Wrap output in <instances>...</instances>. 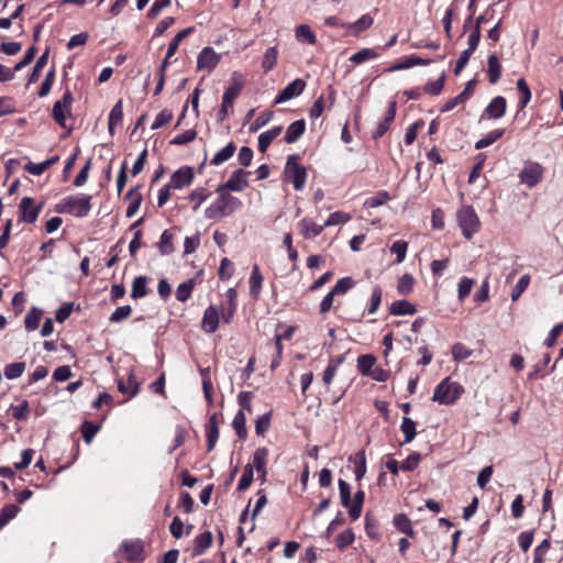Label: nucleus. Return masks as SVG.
Segmentation results:
<instances>
[{"mask_svg": "<svg viewBox=\"0 0 563 563\" xmlns=\"http://www.w3.org/2000/svg\"><path fill=\"white\" fill-rule=\"evenodd\" d=\"M227 297V307H222L221 311H219L218 307L211 305L209 306L205 312L201 320V329L206 333H214L220 323V319L230 324L234 318L238 308V294L234 288H229L225 292Z\"/></svg>", "mask_w": 563, "mask_h": 563, "instance_id": "obj_1", "label": "nucleus"}, {"mask_svg": "<svg viewBox=\"0 0 563 563\" xmlns=\"http://www.w3.org/2000/svg\"><path fill=\"white\" fill-rule=\"evenodd\" d=\"M218 198L205 210L207 219H220L231 214L235 209L241 206V201L229 194V191L221 186L217 188Z\"/></svg>", "mask_w": 563, "mask_h": 563, "instance_id": "obj_2", "label": "nucleus"}, {"mask_svg": "<svg viewBox=\"0 0 563 563\" xmlns=\"http://www.w3.org/2000/svg\"><path fill=\"white\" fill-rule=\"evenodd\" d=\"M244 87V77L239 71H233L230 78V85L222 97L221 109L218 112V121H223L228 115L229 108L233 107L235 98Z\"/></svg>", "mask_w": 563, "mask_h": 563, "instance_id": "obj_3", "label": "nucleus"}, {"mask_svg": "<svg viewBox=\"0 0 563 563\" xmlns=\"http://www.w3.org/2000/svg\"><path fill=\"white\" fill-rule=\"evenodd\" d=\"M91 210V196L82 195L81 197H66L56 206L57 212L74 214L77 218H84Z\"/></svg>", "mask_w": 563, "mask_h": 563, "instance_id": "obj_4", "label": "nucleus"}, {"mask_svg": "<svg viewBox=\"0 0 563 563\" xmlns=\"http://www.w3.org/2000/svg\"><path fill=\"white\" fill-rule=\"evenodd\" d=\"M464 391L461 384L444 378L434 389L432 400L442 405H453Z\"/></svg>", "mask_w": 563, "mask_h": 563, "instance_id": "obj_5", "label": "nucleus"}, {"mask_svg": "<svg viewBox=\"0 0 563 563\" xmlns=\"http://www.w3.org/2000/svg\"><path fill=\"white\" fill-rule=\"evenodd\" d=\"M285 180L291 183L296 190H301L305 187L307 179L306 168L299 164V156L294 154L288 156L285 170Z\"/></svg>", "mask_w": 563, "mask_h": 563, "instance_id": "obj_6", "label": "nucleus"}, {"mask_svg": "<svg viewBox=\"0 0 563 563\" xmlns=\"http://www.w3.org/2000/svg\"><path fill=\"white\" fill-rule=\"evenodd\" d=\"M462 234L470 240L479 230L481 222L472 206H463L456 213Z\"/></svg>", "mask_w": 563, "mask_h": 563, "instance_id": "obj_7", "label": "nucleus"}, {"mask_svg": "<svg viewBox=\"0 0 563 563\" xmlns=\"http://www.w3.org/2000/svg\"><path fill=\"white\" fill-rule=\"evenodd\" d=\"M43 207V201L36 205L33 198L23 197L19 203V220L24 223H34Z\"/></svg>", "mask_w": 563, "mask_h": 563, "instance_id": "obj_8", "label": "nucleus"}, {"mask_svg": "<svg viewBox=\"0 0 563 563\" xmlns=\"http://www.w3.org/2000/svg\"><path fill=\"white\" fill-rule=\"evenodd\" d=\"M543 177V167L536 162L526 163L522 170L519 173V179L529 188L537 186Z\"/></svg>", "mask_w": 563, "mask_h": 563, "instance_id": "obj_9", "label": "nucleus"}, {"mask_svg": "<svg viewBox=\"0 0 563 563\" xmlns=\"http://www.w3.org/2000/svg\"><path fill=\"white\" fill-rule=\"evenodd\" d=\"M221 56L210 46L201 49L197 57V69L212 71L220 63Z\"/></svg>", "mask_w": 563, "mask_h": 563, "instance_id": "obj_10", "label": "nucleus"}, {"mask_svg": "<svg viewBox=\"0 0 563 563\" xmlns=\"http://www.w3.org/2000/svg\"><path fill=\"white\" fill-rule=\"evenodd\" d=\"M306 88V81L303 79L297 78L289 82L275 98L274 103H283L295 97L300 96Z\"/></svg>", "mask_w": 563, "mask_h": 563, "instance_id": "obj_11", "label": "nucleus"}, {"mask_svg": "<svg viewBox=\"0 0 563 563\" xmlns=\"http://www.w3.org/2000/svg\"><path fill=\"white\" fill-rule=\"evenodd\" d=\"M195 178V173L192 167L183 166L170 176L169 185L173 189H181L191 185Z\"/></svg>", "mask_w": 563, "mask_h": 563, "instance_id": "obj_12", "label": "nucleus"}, {"mask_svg": "<svg viewBox=\"0 0 563 563\" xmlns=\"http://www.w3.org/2000/svg\"><path fill=\"white\" fill-rule=\"evenodd\" d=\"M250 172H246L242 168L234 170L227 183L221 184L220 186L228 191H242L246 187H249L247 177Z\"/></svg>", "mask_w": 563, "mask_h": 563, "instance_id": "obj_13", "label": "nucleus"}, {"mask_svg": "<svg viewBox=\"0 0 563 563\" xmlns=\"http://www.w3.org/2000/svg\"><path fill=\"white\" fill-rule=\"evenodd\" d=\"M507 109V101L504 97L497 96L492 99L488 106L485 108L481 120L484 119H500L505 115Z\"/></svg>", "mask_w": 563, "mask_h": 563, "instance_id": "obj_14", "label": "nucleus"}, {"mask_svg": "<svg viewBox=\"0 0 563 563\" xmlns=\"http://www.w3.org/2000/svg\"><path fill=\"white\" fill-rule=\"evenodd\" d=\"M268 454H269V451L265 446L257 448L253 454V464H251V465L253 466V470L254 468L256 470L257 475H258L257 478L262 483H264L266 481V475H267L266 463H267Z\"/></svg>", "mask_w": 563, "mask_h": 563, "instance_id": "obj_15", "label": "nucleus"}, {"mask_svg": "<svg viewBox=\"0 0 563 563\" xmlns=\"http://www.w3.org/2000/svg\"><path fill=\"white\" fill-rule=\"evenodd\" d=\"M396 109H397L396 101H390L388 103V109L386 111L385 118L383 119V121H380L377 124L375 131L372 134V137L374 140H378V139L383 137L384 134L389 130V128H390V125L394 122L395 117H396Z\"/></svg>", "mask_w": 563, "mask_h": 563, "instance_id": "obj_16", "label": "nucleus"}, {"mask_svg": "<svg viewBox=\"0 0 563 563\" xmlns=\"http://www.w3.org/2000/svg\"><path fill=\"white\" fill-rule=\"evenodd\" d=\"M141 188L142 185H136L132 187L125 195V200L129 201V206L125 212L128 218H132L137 212L142 203L143 197L141 194Z\"/></svg>", "mask_w": 563, "mask_h": 563, "instance_id": "obj_17", "label": "nucleus"}, {"mask_svg": "<svg viewBox=\"0 0 563 563\" xmlns=\"http://www.w3.org/2000/svg\"><path fill=\"white\" fill-rule=\"evenodd\" d=\"M118 390L123 395H128V399H131L137 395L140 390V384L132 371L129 373L126 380L122 378L118 379Z\"/></svg>", "mask_w": 563, "mask_h": 563, "instance_id": "obj_18", "label": "nucleus"}, {"mask_svg": "<svg viewBox=\"0 0 563 563\" xmlns=\"http://www.w3.org/2000/svg\"><path fill=\"white\" fill-rule=\"evenodd\" d=\"M263 282H264V276L260 271V266L257 264H254L252 267V273H251V276L249 279V284H250V295L255 300L260 298Z\"/></svg>", "mask_w": 563, "mask_h": 563, "instance_id": "obj_19", "label": "nucleus"}, {"mask_svg": "<svg viewBox=\"0 0 563 563\" xmlns=\"http://www.w3.org/2000/svg\"><path fill=\"white\" fill-rule=\"evenodd\" d=\"M121 549L124 551L126 560L137 561L141 560V556L144 551V545L141 540L123 541L121 544Z\"/></svg>", "mask_w": 563, "mask_h": 563, "instance_id": "obj_20", "label": "nucleus"}, {"mask_svg": "<svg viewBox=\"0 0 563 563\" xmlns=\"http://www.w3.org/2000/svg\"><path fill=\"white\" fill-rule=\"evenodd\" d=\"M299 229L300 233L305 239H312L322 233L324 230V224L320 225L317 224L312 219L310 218H303L299 222Z\"/></svg>", "mask_w": 563, "mask_h": 563, "instance_id": "obj_21", "label": "nucleus"}, {"mask_svg": "<svg viewBox=\"0 0 563 563\" xmlns=\"http://www.w3.org/2000/svg\"><path fill=\"white\" fill-rule=\"evenodd\" d=\"M206 431L208 440V451H212L219 439V418L217 412L210 416L208 424L206 427Z\"/></svg>", "mask_w": 563, "mask_h": 563, "instance_id": "obj_22", "label": "nucleus"}, {"mask_svg": "<svg viewBox=\"0 0 563 563\" xmlns=\"http://www.w3.org/2000/svg\"><path fill=\"white\" fill-rule=\"evenodd\" d=\"M306 131V122L303 119L292 122L286 130L285 142L292 144L297 142Z\"/></svg>", "mask_w": 563, "mask_h": 563, "instance_id": "obj_23", "label": "nucleus"}, {"mask_svg": "<svg viewBox=\"0 0 563 563\" xmlns=\"http://www.w3.org/2000/svg\"><path fill=\"white\" fill-rule=\"evenodd\" d=\"M365 500V492L358 489L353 499L351 498V505L347 507L349 516L352 520H357L362 515L363 504Z\"/></svg>", "mask_w": 563, "mask_h": 563, "instance_id": "obj_24", "label": "nucleus"}, {"mask_svg": "<svg viewBox=\"0 0 563 563\" xmlns=\"http://www.w3.org/2000/svg\"><path fill=\"white\" fill-rule=\"evenodd\" d=\"M213 536L210 531L198 534L194 540V555H201L212 545Z\"/></svg>", "mask_w": 563, "mask_h": 563, "instance_id": "obj_25", "label": "nucleus"}, {"mask_svg": "<svg viewBox=\"0 0 563 563\" xmlns=\"http://www.w3.org/2000/svg\"><path fill=\"white\" fill-rule=\"evenodd\" d=\"M487 66L489 82L495 85L500 79L503 69L499 58L495 53L488 56Z\"/></svg>", "mask_w": 563, "mask_h": 563, "instance_id": "obj_26", "label": "nucleus"}, {"mask_svg": "<svg viewBox=\"0 0 563 563\" xmlns=\"http://www.w3.org/2000/svg\"><path fill=\"white\" fill-rule=\"evenodd\" d=\"M282 131H283V126L278 125V126H274L273 129H271L268 131H265L262 134H260V136H258V150H260V152L261 153H265L267 151V148L269 147V145L272 144V142L277 136H279Z\"/></svg>", "mask_w": 563, "mask_h": 563, "instance_id": "obj_27", "label": "nucleus"}, {"mask_svg": "<svg viewBox=\"0 0 563 563\" xmlns=\"http://www.w3.org/2000/svg\"><path fill=\"white\" fill-rule=\"evenodd\" d=\"M123 119V102L118 100L109 113L108 130L111 135L114 134V129L122 122Z\"/></svg>", "mask_w": 563, "mask_h": 563, "instance_id": "obj_28", "label": "nucleus"}, {"mask_svg": "<svg viewBox=\"0 0 563 563\" xmlns=\"http://www.w3.org/2000/svg\"><path fill=\"white\" fill-rule=\"evenodd\" d=\"M393 523L399 532L405 533L410 538H413L416 536V531L412 529L411 521L407 515H396L393 519Z\"/></svg>", "mask_w": 563, "mask_h": 563, "instance_id": "obj_29", "label": "nucleus"}, {"mask_svg": "<svg viewBox=\"0 0 563 563\" xmlns=\"http://www.w3.org/2000/svg\"><path fill=\"white\" fill-rule=\"evenodd\" d=\"M389 311L393 316H412L417 312V309L413 303L407 300H397L391 303Z\"/></svg>", "mask_w": 563, "mask_h": 563, "instance_id": "obj_30", "label": "nucleus"}, {"mask_svg": "<svg viewBox=\"0 0 563 563\" xmlns=\"http://www.w3.org/2000/svg\"><path fill=\"white\" fill-rule=\"evenodd\" d=\"M48 55H49V49L46 48L44 51V53L37 58L32 71L29 76V79H27L29 85L34 84L40 79L41 71L47 64Z\"/></svg>", "mask_w": 563, "mask_h": 563, "instance_id": "obj_31", "label": "nucleus"}, {"mask_svg": "<svg viewBox=\"0 0 563 563\" xmlns=\"http://www.w3.org/2000/svg\"><path fill=\"white\" fill-rule=\"evenodd\" d=\"M429 64H430V59H424L419 56L411 55V56L405 57L402 60H400L399 63L394 65L390 69L391 70H400V69H407V68L418 66V65L424 66V65H429Z\"/></svg>", "mask_w": 563, "mask_h": 563, "instance_id": "obj_32", "label": "nucleus"}, {"mask_svg": "<svg viewBox=\"0 0 563 563\" xmlns=\"http://www.w3.org/2000/svg\"><path fill=\"white\" fill-rule=\"evenodd\" d=\"M43 316V310L37 307H32L31 310L26 313L24 319L25 329L27 331H33L38 328L40 321Z\"/></svg>", "mask_w": 563, "mask_h": 563, "instance_id": "obj_33", "label": "nucleus"}, {"mask_svg": "<svg viewBox=\"0 0 563 563\" xmlns=\"http://www.w3.org/2000/svg\"><path fill=\"white\" fill-rule=\"evenodd\" d=\"M235 150L236 145L233 142L228 143L222 150L216 153L210 164L214 166L221 165L233 156Z\"/></svg>", "mask_w": 563, "mask_h": 563, "instance_id": "obj_34", "label": "nucleus"}, {"mask_svg": "<svg viewBox=\"0 0 563 563\" xmlns=\"http://www.w3.org/2000/svg\"><path fill=\"white\" fill-rule=\"evenodd\" d=\"M195 31V27L194 26H189L187 29H184L181 31H179L175 37L170 41V43L168 44V48H167V58H170L172 56L175 55V53L177 52L178 49V46H179V43L186 38L188 35H190L191 33H194Z\"/></svg>", "mask_w": 563, "mask_h": 563, "instance_id": "obj_35", "label": "nucleus"}, {"mask_svg": "<svg viewBox=\"0 0 563 563\" xmlns=\"http://www.w3.org/2000/svg\"><path fill=\"white\" fill-rule=\"evenodd\" d=\"M147 294V278L145 276H137L133 279L131 297L133 299H140L145 297Z\"/></svg>", "mask_w": 563, "mask_h": 563, "instance_id": "obj_36", "label": "nucleus"}, {"mask_svg": "<svg viewBox=\"0 0 563 563\" xmlns=\"http://www.w3.org/2000/svg\"><path fill=\"white\" fill-rule=\"evenodd\" d=\"M505 133V129H496L487 133L475 143L476 150L485 148L498 141Z\"/></svg>", "mask_w": 563, "mask_h": 563, "instance_id": "obj_37", "label": "nucleus"}, {"mask_svg": "<svg viewBox=\"0 0 563 563\" xmlns=\"http://www.w3.org/2000/svg\"><path fill=\"white\" fill-rule=\"evenodd\" d=\"M376 363V357L373 354H363L357 357V369L363 376L372 374V369Z\"/></svg>", "mask_w": 563, "mask_h": 563, "instance_id": "obj_38", "label": "nucleus"}, {"mask_svg": "<svg viewBox=\"0 0 563 563\" xmlns=\"http://www.w3.org/2000/svg\"><path fill=\"white\" fill-rule=\"evenodd\" d=\"M278 51L276 46L268 47L263 56L262 69L264 73L271 71L277 64Z\"/></svg>", "mask_w": 563, "mask_h": 563, "instance_id": "obj_39", "label": "nucleus"}, {"mask_svg": "<svg viewBox=\"0 0 563 563\" xmlns=\"http://www.w3.org/2000/svg\"><path fill=\"white\" fill-rule=\"evenodd\" d=\"M400 430L405 435V439L401 444L409 443L415 439V437L417 434L416 422L409 417H404L402 421H401Z\"/></svg>", "mask_w": 563, "mask_h": 563, "instance_id": "obj_40", "label": "nucleus"}, {"mask_svg": "<svg viewBox=\"0 0 563 563\" xmlns=\"http://www.w3.org/2000/svg\"><path fill=\"white\" fill-rule=\"evenodd\" d=\"M173 240V233L169 230H164L158 242V249L162 255H169L175 251Z\"/></svg>", "mask_w": 563, "mask_h": 563, "instance_id": "obj_41", "label": "nucleus"}, {"mask_svg": "<svg viewBox=\"0 0 563 563\" xmlns=\"http://www.w3.org/2000/svg\"><path fill=\"white\" fill-rule=\"evenodd\" d=\"M232 427L235 430L238 437L242 440L247 437L246 418L242 410H239L233 418Z\"/></svg>", "mask_w": 563, "mask_h": 563, "instance_id": "obj_42", "label": "nucleus"}, {"mask_svg": "<svg viewBox=\"0 0 563 563\" xmlns=\"http://www.w3.org/2000/svg\"><path fill=\"white\" fill-rule=\"evenodd\" d=\"M11 415L13 419L18 421H25L30 416V405L29 401L23 399L19 405L10 407Z\"/></svg>", "mask_w": 563, "mask_h": 563, "instance_id": "obj_43", "label": "nucleus"}, {"mask_svg": "<svg viewBox=\"0 0 563 563\" xmlns=\"http://www.w3.org/2000/svg\"><path fill=\"white\" fill-rule=\"evenodd\" d=\"M20 512V508L16 505L9 504L0 510V530L5 527L16 515Z\"/></svg>", "mask_w": 563, "mask_h": 563, "instance_id": "obj_44", "label": "nucleus"}, {"mask_svg": "<svg viewBox=\"0 0 563 563\" xmlns=\"http://www.w3.org/2000/svg\"><path fill=\"white\" fill-rule=\"evenodd\" d=\"M374 20L369 14H363L358 20L349 24L347 29L353 31L354 35H358L361 32L372 26Z\"/></svg>", "mask_w": 563, "mask_h": 563, "instance_id": "obj_45", "label": "nucleus"}, {"mask_svg": "<svg viewBox=\"0 0 563 563\" xmlns=\"http://www.w3.org/2000/svg\"><path fill=\"white\" fill-rule=\"evenodd\" d=\"M517 89L520 93L519 107L523 109L531 100V90L525 78L517 80Z\"/></svg>", "mask_w": 563, "mask_h": 563, "instance_id": "obj_46", "label": "nucleus"}, {"mask_svg": "<svg viewBox=\"0 0 563 563\" xmlns=\"http://www.w3.org/2000/svg\"><path fill=\"white\" fill-rule=\"evenodd\" d=\"M194 287H195L194 279H188V280L181 283L176 289V299L180 302L187 301L191 296Z\"/></svg>", "mask_w": 563, "mask_h": 563, "instance_id": "obj_47", "label": "nucleus"}, {"mask_svg": "<svg viewBox=\"0 0 563 563\" xmlns=\"http://www.w3.org/2000/svg\"><path fill=\"white\" fill-rule=\"evenodd\" d=\"M99 430H100V426H98L91 421H88V420L84 421L80 426V431H81L84 441L87 444L92 442L95 435L98 433Z\"/></svg>", "mask_w": 563, "mask_h": 563, "instance_id": "obj_48", "label": "nucleus"}, {"mask_svg": "<svg viewBox=\"0 0 563 563\" xmlns=\"http://www.w3.org/2000/svg\"><path fill=\"white\" fill-rule=\"evenodd\" d=\"M389 200H390V196H389L388 191L380 190V191L376 192L375 196L367 198L364 202V207L377 208V207L385 205Z\"/></svg>", "mask_w": 563, "mask_h": 563, "instance_id": "obj_49", "label": "nucleus"}, {"mask_svg": "<svg viewBox=\"0 0 563 563\" xmlns=\"http://www.w3.org/2000/svg\"><path fill=\"white\" fill-rule=\"evenodd\" d=\"M25 371L24 362H14L4 366V376L8 379L19 378Z\"/></svg>", "mask_w": 563, "mask_h": 563, "instance_id": "obj_50", "label": "nucleus"}, {"mask_svg": "<svg viewBox=\"0 0 563 563\" xmlns=\"http://www.w3.org/2000/svg\"><path fill=\"white\" fill-rule=\"evenodd\" d=\"M366 473V456L364 450L358 451L355 454V467H354V474L355 479L360 482Z\"/></svg>", "mask_w": 563, "mask_h": 563, "instance_id": "obj_51", "label": "nucleus"}, {"mask_svg": "<svg viewBox=\"0 0 563 563\" xmlns=\"http://www.w3.org/2000/svg\"><path fill=\"white\" fill-rule=\"evenodd\" d=\"M451 352H452L453 360L456 362L464 361L473 354V351L461 342L454 343L452 345Z\"/></svg>", "mask_w": 563, "mask_h": 563, "instance_id": "obj_52", "label": "nucleus"}, {"mask_svg": "<svg viewBox=\"0 0 563 563\" xmlns=\"http://www.w3.org/2000/svg\"><path fill=\"white\" fill-rule=\"evenodd\" d=\"M355 540V534L352 529H346L338 534L335 544L340 551H343L346 547L351 545Z\"/></svg>", "mask_w": 563, "mask_h": 563, "instance_id": "obj_53", "label": "nucleus"}, {"mask_svg": "<svg viewBox=\"0 0 563 563\" xmlns=\"http://www.w3.org/2000/svg\"><path fill=\"white\" fill-rule=\"evenodd\" d=\"M296 36L298 40L309 44H316L317 37L311 27L307 24H301L296 29Z\"/></svg>", "mask_w": 563, "mask_h": 563, "instance_id": "obj_54", "label": "nucleus"}, {"mask_svg": "<svg viewBox=\"0 0 563 563\" xmlns=\"http://www.w3.org/2000/svg\"><path fill=\"white\" fill-rule=\"evenodd\" d=\"M253 477H254L253 466L251 464H246L244 466L242 476L239 481L238 490L243 492V490L247 489L253 482Z\"/></svg>", "mask_w": 563, "mask_h": 563, "instance_id": "obj_55", "label": "nucleus"}, {"mask_svg": "<svg viewBox=\"0 0 563 563\" xmlns=\"http://www.w3.org/2000/svg\"><path fill=\"white\" fill-rule=\"evenodd\" d=\"M211 192L206 188H197L192 190L189 195V199L195 201V206L192 210L196 211L201 206V203L210 197Z\"/></svg>", "mask_w": 563, "mask_h": 563, "instance_id": "obj_56", "label": "nucleus"}, {"mask_svg": "<svg viewBox=\"0 0 563 563\" xmlns=\"http://www.w3.org/2000/svg\"><path fill=\"white\" fill-rule=\"evenodd\" d=\"M355 286V280L347 276L340 278L335 285L332 287V290L336 295H345L349 290H351Z\"/></svg>", "mask_w": 563, "mask_h": 563, "instance_id": "obj_57", "label": "nucleus"}, {"mask_svg": "<svg viewBox=\"0 0 563 563\" xmlns=\"http://www.w3.org/2000/svg\"><path fill=\"white\" fill-rule=\"evenodd\" d=\"M69 113L70 112H67L66 107L62 106L60 102L54 103L52 109V117L59 126L66 128V115Z\"/></svg>", "mask_w": 563, "mask_h": 563, "instance_id": "obj_58", "label": "nucleus"}, {"mask_svg": "<svg viewBox=\"0 0 563 563\" xmlns=\"http://www.w3.org/2000/svg\"><path fill=\"white\" fill-rule=\"evenodd\" d=\"M530 284V275L526 274L519 278L517 284L511 290V300L516 301L520 298L523 291L528 288Z\"/></svg>", "mask_w": 563, "mask_h": 563, "instance_id": "obj_59", "label": "nucleus"}, {"mask_svg": "<svg viewBox=\"0 0 563 563\" xmlns=\"http://www.w3.org/2000/svg\"><path fill=\"white\" fill-rule=\"evenodd\" d=\"M377 57V54L374 49L372 48H363V49H360L358 52L354 53L351 57H350V60L356 65L358 64H362L368 59H373V58H376Z\"/></svg>", "mask_w": 563, "mask_h": 563, "instance_id": "obj_60", "label": "nucleus"}, {"mask_svg": "<svg viewBox=\"0 0 563 563\" xmlns=\"http://www.w3.org/2000/svg\"><path fill=\"white\" fill-rule=\"evenodd\" d=\"M234 273V265L233 263L228 258L223 257L220 262V267L218 271L219 278L221 280H229Z\"/></svg>", "mask_w": 563, "mask_h": 563, "instance_id": "obj_61", "label": "nucleus"}, {"mask_svg": "<svg viewBox=\"0 0 563 563\" xmlns=\"http://www.w3.org/2000/svg\"><path fill=\"white\" fill-rule=\"evenodd\" d=\"M444 81H445V74L443 73V74L440 76V78H438L437 80L428 82V84L423 87V91H424L426 93L431 95V96H438V95H440V93H441V91L443 90Z\"/></svg>", "mask_w": 563, "mask_h": 563, "instance_id": "obj_62", "label": "nucleus"}, {"mask_svg": "<svg viewBox=\"0 0 563 563\" xmlns=\"http://www.w3.org/2000/svg\"><path fill=\"white\" fill-rule=\"evenodd\" d=\"M415 284V278L410 274L402 275L397 285V290L401 295H408L411 292Z\"/></svg>", "mask_w": 563, "mask_h": 563, "instance_id": "obj_63", "label": "nucleus"}, {"mask_svg": "<svg viewBox=\"0 0 563 563\" xmlns=\"http://www.w3.org/2000/svg\"><path fill=\"white\" fill-rule=\"evenodd\" d=\"M551 547L549 539H544L536 549L533 555V563H543L544 558Z\"/></svg>", "mask_w": 563, "mask_h": 563, "instance_id": "obj_64", "label": "nucleus"}]
</instances>
